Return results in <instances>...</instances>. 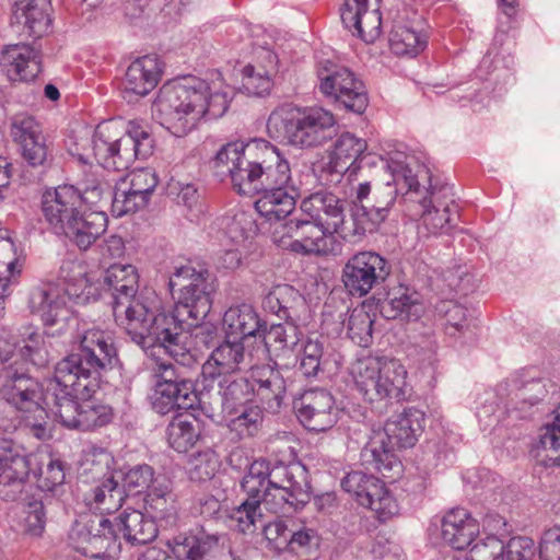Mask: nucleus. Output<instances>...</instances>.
<instances>
[{"label": "nucleus", "instance_id": "nucleus-47", "mask_svg": "<svg viewBox=\"0 0 560 560\" xmlns=\"http://www.w3.org/2000/svg\"><path fill=\"white\" fill-rule=\"evenodd\" d=\"M15 355L22 361L20 362L18 359H14L10 361V364L24 365L28 373L30 364L38 368L45 366L49 360V352L44 335L32 327L25 328L16 343Z\"/></svg>", "mask_w": 560, "mask_h": 560}, {"label": "nucleus", "instance_id": "nucleus-36", "mask_svg": "<svg viewBox=\"0 0 560 560\" xmlns=\"http://www.w3.org/2000/svg\"><path fill=\"white\" fill-rule=\"evenodd\" d=\"M394 447L386 442L381 431L375 432L361 451V462L368 469H373L385 478H394L401 471V464L394 453Z\"/></svg>", "mask_w": 560, "mask_h": 560}, {"label": "nucleus", "instance_id": "nucleus-57", "mask_svg": "<svg viewBox=\"0 0 560 560\" xmlns=\"http://www.w3.org/2000/svg\"><path fill=\"white\" fill-rule=\"evenodd\" d=\"M534 452L545 466H560V424L547 423L541 429Z\"/></svg>", "mask_w": 560, "mask_h": 560}, {"label": "nucleus", "instance_id": "nucleus-60", "mask_svg": "<svg viewBox=\"0 0 560 560\" xmlns=\"http://www.w3.org/2000/svg\"><path fill=\"white\" fill-rule=\"evenodd\" d=\"M374 318L364 306L353 308L343 325L349 338L360 347H368L372 340Z\"/></svg>", "mask_w": 560, "mask_h": 560}, {"label": "nucleus", "instance_id": "nucleus-18", "mask_svg": "<svg viewBox=\"0 0 560 560\" xmlns=\"http://www.w3.org/2000/svg\"><path fill=\"white\" fill-rule=\"evenodd\" d=\"M392 272L389 262L375 252H359L346 262L342 282L352 296L362 298L382 284Z\"/></svg>", "mask_w": 560, "mask_h": 560}, {"label": "nucleus", "instance_id": "nucleus-27", "mask_svg": "<svg viewBox=\"0 0 560 560\" xmlns=\"http://www.w3.org/2000/svg\"><path fill=\"white\" fill-rule=\"evenodd\" d=\"M42 211L46 222L58 234L83 212L79 190L74 186L62 185L45 191Z\"/></svg>", "mask_w": 560, "mask_h": 560}, {"label": "nucleus", "instance_id": "nucleus-58", "mask_svg": "<svg viewBox=\"0 0 560 560\" xmlns=\"http://www.w3.org/2000/svg\"><path fill=\"white\" fill-rule=\"evenodd\" d=\"M170 192L176 195V202L183 208L184 215L190 222H198L205 213V206L200 201L198 189L194 184L174 182L170 184Z\"/></svg>", "mask_w": 560, "mask_h": 560}, {"label": "nucleus", "instance_id": "nucleus-28", "mask_svg": "<svg viewBox=\"0 0 560 560\" xmlns=\"http://www.w3.org/2000/svg\"><path fill=\"white\" fill-rule=\"evenodd\" d=\"M62 294L77 304L95 301L98 285L94 283L88 266L80 260H63L58 272V284Z\"/></svg>", "mask_w": 560, "mask_h": 560}, {"label": "nucleus", "instance_id": "nucleus-5", "mask_svg": "<svg viewBox=\"0 0 560 560\" xmlns=\"http://www.w3.org/2000/svg\"><path fill=\"white\" fill-rule=\"evenodd\" d=\"M0 429L8 431L22 421L39 440L50 438L48 411L42 406V386L24 365L10 364L2 374Z\"/></svg>", "mask_w": 560, "mask_h": 560}, {"label": "nucleus", "instance_id": "nucleus-33", "mask_svg": "<svg viewBox=\"0 0 560 560\" xmlns=\"http://www.w3.org/2000/svg\"><path fill=\"white\" fill-rule=\"evenodd\" d=\"M222 327L226 338L238 341L266 332V322L260 318L254 306L247 303L230 306L224 312Z\"/></svg>", "mask_w": 560, "mask_h": 560}, {"label": "nucleus", "instance_id": "nucleus-31", "mask_svg": "<svg viewBox=\"0 0 560 560\" xmlns=\"http://www.w3.org/2000/svg\"><path fill=\"white\" fill-rule=\"evenodd\" d=\"M550 387L552 384L549 380L536 376L530 371H524L500 384L498 392L500 396H505L509 402L534 406L544 400Z\"/></svg>", "mask_w": 560, "mask_h": 560}, {"label": "nucleus", "instance_id": "nucleus-59", "mask_svg": "<svg viewBox=\"0 0 560 560\" xmlns=\"http://www.w3.org/2000/svg\"><path fill=\"white\" fill-rule=\"evenodd\" d=\"M440 311L444 314L445 331L450 336L456 337L457 334L472 332L476 328L471 314L460 304L446 301L442 303Z\"/></svg>", "mask_w": 560, "mask_h": 560}, {"label": "nucleus", "instance_id": "nucleus-21", "mask_svg": "<svg viewBox=\"0 0 560 560\" xmlns=\"http://www.w3.org/2000/svg\"><path fill=\"white\" fill-rule=\"evenodd\" d=\"M250 368L249 355L242 341L226 338L210 354L201 368V383L205 389H212L215 380L232 377Z\"/></svg>", "mask_w": 560, "mask_h": 560}, {"label": "nucleus", "instance_id": "nucleus-32", "mask_svg": "<svg viewBox=\"0 0 560 560\" xmlns=\"http://www.w3.org/2000/svg\"><path fill=\"white\" fill-rule=\"evenodd\" d=\"M424 413L417 408L405 409L392 416L384 424L381 434L389 444L399 448L415 446L424 428Z\"/></svg>", "mask_w": 560, "mask_h": 560}, {"label": "nucleus", "instance_id": "nucleus-56", "mask_svg": "<svg viewBox=\"0 0 560 560\" xmlns=\"http://www.w3.org/2000/svg\"><path fill=\"white\" fill-rule=\"evenodd\" d=\"M300 336V328L293 319H285L284 324H272L269 328L266 326V332L259 337H264L265 345L273 351L285 353L296 348Z\"/></svg>", "mask_w": 560, "mask_h": 560}, {"label": "nucleus", "instance_id": "nucleus-6", "mask_svg": "<svg viewBox=\"0 0 560 560\" xmlns=\"http://www.w3.org/2000/svg\"><path fill=\"white\" fill-rule=\"evenodd\" d=\"M142 305L145 306L142 312L135 310V314H129L117 325L143 349L160 346L171 357L182 354L180 337L190 329L189 320L177 314L175 307L170 312L163 311L156 292H149Z\"/></svg>", "mask_w": 560, "mask_h": 560}, {"label": "nucleus", "instance_id": "nucleus-4", "mask_svg": "<svg viewBox=\"0 0 560 560\" xmlns=\"http://www.w3.org/2000/svg\"><path fill=\"white\" fill-rule=\"evenodd\" d=\"M241 487L245 493L262 494L265 504L273 513L299 510L311 499L307 470L301 463H279L270 467L265 459L254 460Z\"/></svg>", "mask_w": 560, "mask_h": 560}, {"label": "nucleus", "instance_id": "nucleus-9", "mask_svg": "<svg viewBox=\"0 0 560 560\" xmlns=\"http://www.w3.org/2000/svg\"><path fill=\"white\" fill-rule=\"evenodd\" d=\"M265 139L231 141L212 159V168L221 180L229 178L241 195H256L259 187Z\"/></svg>", "mask_w": 560, "mask_h": 560}, {"label": "nucleus", "instance_id": "nucleus-26", "mask_svg": "<svg viewBox=\"0 0 560 560\" xmlns=\"http://www.w3.org/2000/svg\"><path fill=\"white\" fill-rule=\"evenodd\" d=\"M381 0H345L340 9L342 24L365 43L375 42L381 35Z\"/></svg>", "mask_w": 560, "mask_h": 560}, {"label": "nucleus", "instance_id": "nucleus-38", "mask_svg": "<svg viewBox=\"0 0 560 560\" xmlns=\"http://www.w3.org/2000/svg\"><path fill=\"white\" fill-rule=\"evenodd\" d=\"M106 229L107 217L104 212H81L58 234L65 235L79 249L86 250Z\"/></svg>", "mask_w": 560, "mask_h": 560}, {"label": "nucleus", "instance_id": "nucleus-50", "mask_svg": "<svg viewBox=\"0 0 560 560\" xmlns=\"http://www.w3.org/2000/svg\"><path fill=\"white\" fill-rule=\"evenodd\" d=\"M31 470L38 477V487L44 491H52L65 481L63 463L47 452H39L27 456Z\"/></svg>", "mask_w": 560, "mask_h": 560}, {"label": "nucleus", "instance_id": "nucleus-62", "mask_svg": "<svg viewBox=\"0 0 560 560\" xmlns=\"http://www.w3.org/2000/svg\"><path fill=\"white\" fill-rule=\"evenodd\" d=\"M219 469V457L214 451L206 448L192 454L188 460V475L192 481H207L214 477Z\"/></svg>", "mask_w": 560, "mask_h": 560}, {"label": "nucleus", "instance_id": "nucleus-11", "mask_svg": "<svg viewBox=\"0 0 560 560\" xmlns=\"http://www.w3.org/2000/svg\"><path fill=\"white\" fill-rule=\"evenodd\" d=\"M209 277L206 269L197 270L191 265L176 267L170 276L168 287L175 300L174 307L190 325L203 319L211 310L214 285Z\"/></svg>", "mask_w": 560, "mask_h": 560}, {"label": "nucleus", "instance_id": "nucleus-13", "mask_svg": "<svg viewBox=\"0 0 560 560\" xmlns=\"http://www.w3.org/2000/svg\"><path fill=\"white\" fill-rule=\"evenodd\" d=\"M118 363L116 348L95 349L93 354L88 351L74 352L60 360L58 368L59 380L68 386L73 385L75 380L84 383V387L90 390H97L102 377Z\"/></svg>", "mask_w": 560, "mask_h": 560}, {"label": "nucleus", "instance_id": "nucleus-48", "mask_svg": "<svg viewBox=\"0 0 560 560\" xmlns=\"http://www.w3.org/2000/svg\"><path fill=\"white\" fill-rule=\"evenodd\" d=\"M167 387L153 385L151 404L154 411L160 415H167L175 409L187 410L195 406L197 394L194 388Z\"/></svg>", "mask_w": 560, "mask_h": 560}, {"label": "nucleus", "instance_id": "nucleus-19", "mask_svg": "<svg viewBox=\"0 0 560 560\" xmlns=\"http://www.w3.org/2000/svg\"><path fill=\"white\" fill-rule=\"evenodd\" d=\"M341 487L360 505L374 511L380 520H386L398 512L397 503L385 483L374 476L351 471L342 478Z\"/></svg>", "mask_w": 560, "mask_h": 560}, {"label": "nucleus", "instance_id": "nucleus-25", "mask_svg": "<svg viewBox=\"0 0 560 560\" xmlns=\"http://www.w3.org/2000/svg\"><path fill=\"white\" fill-rule=\"evenodd\" d=\"M69 300L62 294L59 287L47 285L36 288L30 296V307L32 313L37 314L46 328L57 327L51 332L61 335L66 331L68 320L71 318L72 311Z\"/></svg>", "mask_w": 560, "mask_h": 560}, {"label": "nucleus", "instance_id": "nucleus-10", "mask_svg": "<svg viewBox=\"0 0 560 560\" xmlns=\"http://www.w3.org/2000/svg\"><path fill=\"white\" fill-rule=\"evenodd\" d=\"M351 374L357 389L370 402L405 398L407 371L398 360L364 357L352 364Z\"/></svg>", "mask_w": 560, "mask_h": 560}, {"label": "nucleus", "instance_id": "nucleus-63", "mask_svg": "<svg viewBox=\"0 0 560 560\" xmlns=\"http://www.w3.org/2000/svg\"><path fill=\"white\" fill-rule=\"evenodd\" d=\"M336 102L355 114H362L366 109L369 98L365 85L353 72L349 84L342 85Z\"/></svg>", "mask_w": 560, "mask_h": 560}, {"label": "nucleus", "instance_id": "nucleus-45", "mask_svg": "<svg viewBox=\"0 0 560 560\" xmlns=\"http://www.w3.org/2000/svg\"><path fill=\"white\" fill-rule=\"evenodd\" d=\"M254 395L268 410L276 412L280 409L285 395V382L278 370L269 365L253 370Z\"/></svg>", "mask_w": 560, "mask_h": 560}, {"label": "nucleus", "instance_id": "nucleus-64", "mask_svg": "<svg viewBox=\"0 0 560 560\" xmlns=\"http://www.w3.org/2000/svg\"><path fill=\"white\" fill-rule=\"evenodd\" d=\"M119 477L122 480L120 488L126 495L127 492L140 493L144 489L148 491L156 479L153 468L147 464L133 466L125 474H119Z\"/></svg>", "mask_w": 560, "mask_h": 560}, {"label": "nucleus", "instance_id": "nucleus-40", "mask_svg": "<svg viewBox=\"0 0 560 560\" xmlns=\"http://www.w3.org/2000/svg\"><path fill=\"white\" fill-rule=\"evenodd\" d=\"M264 61L247 65L242 71V89L248 95H268L273 86V77L278 72V56L268 49L261 51Z\"/></svg>", "mask_w": 560, "mask_h": 560}, {"label": "nucleus", "instance_id": "nucleus-16", "mask_svg": "<svg viewBox=\"0 0 560 560\" xmlns=\"http://www.w3.org/2000/svg\"><path fill=\"white\" fill-rule=\"evenodd\" d=\"M221 537L200 529L196 533L178 535L167 542L173 557L156 547L148 548L138 560H217L225 551Z\"/></svg>", "mask_w": 560, "mask_h": 560}, {"label": "nucleus", "instance_id": "nucleus-49", "mask_svg": "<svg viewBox=\"0 0 560 560\" xmlns=\"http://www.w3.org/2000/svg\"><path fill=\"white\" fill-rule=\"evenodd\" d=\"M215 385L219 388L222 410L226 413L253 402L250 397L254 395V385L245 377H220L215 380Z\"/></svg>", "mask_w": 560, "mask_h": 560}, {"label": "nucleus", "instance_id": "nucleus-61", "mask_svg": "<svg viewBox=\"0 0 560 560\" xmlns=\"http://www.w3.org/2000/svg\"><path fill=\"white\" fill-rule=\"evenodd\" d=\"M81 413L78 429L88 431L96 427H103L112 421V407L98 400L86 397L81 400Z\"/></svg>", "mask_w": 560, "mask_h": 560}, {"label": "nucleus", "instance_id": "nucleus-30", "mask_svg": "<svg viewBox=\"0 0 560 560\" xmlns=\"http://www.w3.org/2000/svg\"><path fill=\"white\" fill-rule=\"evenodd\" d=\"M145 513L160 526H173L178 516L177 497L165 476H156L143 499Z\"/></svg>", "mask_w": 560, "mask_h": 560}, {"label": "nucleus", "instance_id": "nucleus-37", "mask_svg": "<svg viewBox=\"0 0 560 560\" xmlns=\"http://www.w3.org/2000/svg\"><path fill=\"white\" fill-rule=\"evenodd\" d=\"M443 540L452 548L462 550L468 547L479 534V523L465 509H453L441 522Z\"/></svg>", "mask_w": 560, "mask_h": 560}, {"label": "nucleus", "instance_id": "nucleus-23", "mask_svg": "<svg viewBox=\"0 0 560 560\" xmlns=\"http://www.w3.org/2000/svg\"><path fill=\"white\" fill-rule=\"evenodd\" d=\"M24 448L14 441L0 438V498L14 501L23 490L31 470Z\"/></svg>", "mask_w": 560, "mask_h": 560}, {"label": "nucleus", "instance_id": "nucleus-43", "mask_svg": "<svg viewBox=\"0 0 560 560\" xmlns=\"http://www.w3.org/2000/svg\"><path fill=\"white\" fill-rule=\"evenodd\" d=\"M423 311L419 294L405 285L390 289L387 299L380 306V312L386 319L418 320Z\"/></svg>", "mask_w": 560, "mask_h": 560}, {"label": "nucleus", "instance_id": "nucleus-8", "mask_svg": "<svg viewBox=\"0 0 560 560\" xmlns=\"http://www.w3.org/2000/svg\"><path fill=\"white\" fill-rule=\"evenodd\" d=\"M96 162L106 170H127L136 159H147L153 152V139L149 130L137 121H130L127 132L117 138L112 122L97 125L91 140Z\"/></svg>", "mask_w": 560, "mask_h": 560}, {"label": "nucleus", "instance_id": "nucleus-24", "mask_svg": "<svg viewBox=\"0 0 560 560\" xmlns=\"http://www.w3.org/2000/svg\"><path fill=\"white\" fill-rule=\"evenodd\" d=\"M303 217L324 224L326 232L337 233L345 240L346 229H352V219L345 221L343 201L335 194L320 190L312 194L301 202Z\"/></svg>", "mask_w": 560, "mask_h": 560}, {"label": "nucleus", "instance_id": "nucleus-2", "mask_svg": "<svg viewBox=\"0 0 560 560\" xmlns=\"http://www.w3.org/2000/svg\"><path fill=\"white\" fill-rule=\"evenodd\" d=\"M114 525L103 515H83L69 532V545L85 557L113 560L120 552L116 528L131 545H145L158 535V524L145 513L126 510Z\"/></svg>", "mask_w": 560, "mask_h": 560}, {"label": "nucleus", "instance_id": "nucleus-17", "mask_svg": "<svg viewBox=\"0 0 560 560\" xmlns=\"http://www.w3.org/2000/svg\"><path fill=\"white\" fill-rule=\"evenodd\" d=\"M85 382L75 380L73 385L66 386L63 381L59 380L58 368L55 366L52 378L47 383L45 395L42 393V406L51 408V412L59 422L69 429H78L81 413V401L86 397H92L96 390H90L84 387Z\"/></svg>", "mask_w": 560, "mask_h": 560}, {"label": "nucleus", "instance_id": "nucleus-3", "mask_svg": "<svg viewBox=\"0 0 560 560\" xmlns=\"http://www.w3.org/2000/svg\"><path fill=\"white\" fill-rule=\"evenodd\" d=\"M387 168L392 179L377 184L372 189L368 180L353 187L351 208L352 229H346L345 240L359 241L368 231H373L384 222L399 195L412 201L421 194V171L413 174L412 170L404 161L390 158Z\"/></svg>", "mask_w": 560, "mask_h": 560}, {"label": "nucleus", "instance_id": "nucleus-35", "mask_svg": "<svg viewBox=\"0 0 560 560\" xmlns=\"http://www.w3.org/2000/svg\"><path fill=\"white\" fill-rule=\"evenodd\" d=\"M394 447L386 442L381 431L375 432L361 451V462L368 469H373L385 478H394L401 471V464L394 453Z\"/></svg>", "mask_w": 560, "mask_h": 560}, {"label": "nucleus", "instance_id": "nucleus-55", "mask_svg": "<svg viewBox=\"0 0 560 560\" xmlns=\"http://www.w3.org/2000/svg\"><path fill=\"white\" fill-rule=\"evenodd\" d=\"M226 415L230 417L228 424L230 430L241 439L256 435L264 420L261 408L253 402L236 408V410Z\"/></svg>", "mask_w": 560, "mask_h": 560}, {"label": "nucleus", "instance_id": "nucleus-52", "mask_svg": "<svg viewBox=\"0 0 560 560\" xmlns=\"http://www.w3.org/2000/svg\"><path fill=\"white\" fill-rule=\"evenodd\" d=\"M200 438V427L195 418L174 417L166 428L170 446L178 453H186Z\"/></svg>", "mask_w": 560, "mask_h": 560}, {"label": "nucleus", "instance_id": "nucleus-34", "mask_svg": "<svg viewBox=\"0 0 560 560\" xmlns=\"http://www.w3.org/2000/svg\"><path fill=\"white\" fill-rule=\"evenodd\" d=\"M162 74V62L155 55H147L136 59L126 71L125 93L144 96L159 83Z\"/></svg>", "mask_w": 560, "mask_h": 560}, {"label": "nucleus", "instance_id": "nucleus-51", "mask_svg": "<svg viewBox=\"0 0 560 560\" xmlns=\"http://www.w3.org/2000/svg\"><path fill=\"white\" fill-rule=\"evenodd\" d=\"M389 48L397 56L416 57L427 46V35L400 22L394 23L389 33Z\"/></svg>", "mask_w": 560, "mask_h": 560}, {"label": "nucleus", "instance_id": "nucleus-14", "mask_svg": "<svg viewBox=\"0 0 560 560\" xmlns=\"http://www.w3.org/2000/svg\"><path fill=\"white\" fill-rule=\"evenodd\" d=\"M104 283L112 290V308L116 324H119L135 310L142 312L144 296L153 289L139 291V275L132 265L113 264L104 273Z\"/></svg>", "mask_w": 560, "mask_h": 560}, {"label": "nucleus", "instance_id": "nucleus-29", "mask_svg": "<svg viewBox=\"0 0 560 560\" xmlns=\"http://www.w3.org/2000/svg\"><path fill=\"white\" fill-rule=\"evenodd\" d=\"M0 68L12 82L33 81L42 71L40 54L28 44L8 45L1 52Z\"/></svg>", "mask_w": 560, "mask_h": 560}, {"label": "nucleus", "instance_id": "nucleus-44", "mask_svg": "<svg viewBox=\"0 0 560 560\" xmlns=\"http://www.w3.org/2000/svg\"><path fill=\"white\" fill-rule=\"evenodd\" d=\"M49 0H16L13 8L14 23L23 25L28 36L40 37L51 23Z\"/></svg>", "mask_w": 560, "mask_h": 560}, {"label": "nucleus", "instance_id": "nucleus-7", "mask_svg": "<svg viewBox=\"0 0 560 560\" xmlns=\"http://www.w3.org/2000/svg\"><path fill=\"white\" fill-rule=\"evenodd\" d=\"M334 114L323 107H300L285 103L268 117V133L299 148L320 147L336 133Z\"/></svg>", "mask_w": 560, "mask_h": 560}, {"label": "nucleus", "instance_id": "nucleus-22", "mask_svg": "<svg viewBox=\"0 0 560 560\" xmlns=\"http://www.w3.org/2000/svg\"><path fill=\"white\" fill-rule=\"evenodd\" d=\"M300 422L310 431L323 432L335 425L338 409L332 395L323 388L304 390L293 401Z\"/></svg>", "mask_w": 560, "mask_h": 560}, {"label": "nucleus", "instance_id": "nucleus-42", "mask_svg": "<svg viewBox=\"0 0 560 560\" xmlns=\"http://www.w3.org/2000/svg\"><path fill=\"white\" fill-rule=\"evenodd\" d=\"M260 197L255 201L257 212L269 222H277L290 215L299 197L298 187L266 188L257 191Z\"/></svg>", "mask_w": 560, "mask_h": 560}, {"label": "nucleus", "instance_id": "nucleus-39", "mask_svg": "<svg viewBox=\"0 0 560 560\" xmlns=\"http://www.w3.org/2000/svg\"><path fill=\"white\" fill-rule=\"evenodd\" d=\"M261 168L258 191L266 190V188L298 187L292 178L289 161L277 147L267 140L264 142Z\"/></svg>", "mask_w": 560, "mask_h": 560}, {"label": "nucleus", "instance_id": "nucleus-20", "mask_svg": "<svg viewBox=\"0 0 560 560\" xmlns=\"http://www.w3.org/2000/svg\"><path fill=\"white\" fill-rule=\"evenodd\" d=\"M282 238L290 240L288 247L295 253L325 255L332 249L335 233L326 232L324 224L303 217L300 210L292 219L280 225Z\"/></svg>", "mask_w": 560, "mask_h": 560}, {"label": "nucleus", "instance_id": "nucleus-15", "mask_svg": "<svg viewBox=\"0 0 560 560\" xmlns=\"http://www.w3.org/2000/svg\"><path fill=\"white\" fill-rule=\"evenodd\" d=\"M421 180L429 185H421V194L412 199L421 208V224L430 234L447 233L452 226V212L457 211V206L450 197V188L432 184L429 171L424 168L421 170Z\"/></svg>", "mask_w": 560, "mask_h": 560}, {"label": "nucleus", "instance_id": "nucleus-1", "mask_svg": "<svg viewBox=\"0 0 560 560\" xmlns=\"http://www.w3.org/2000/svg\"><path fill=\"white\" fill-rule=\"evenodd\" d=\"M233 93L219 72L211 82L195 77L183 78L160 89L153 116L173 136L185 137L203 118L221 117L229 108Z\"/></svg>", "mask_w": 560, "mask_h": 560}, {"label": "nucleus", "instance_id": "nucleus-12", "mask_svg": "<svg viewBox=\"0 0 560 560\" xmlns=\"http://www.w3.org/2000/svg\"><path fill=\"white\" fill-rule=\"evenodd\" d=\"M113 457L105 451L94 452L86 456L81 465V477L85 482L90 479L93 488L84 495L86 505L101 513L117 511L126 499L125 490L120 488L115 474L110 470Z\"/></svg>", "mask_w": 560, "mask_h": 560}, {"label": "nucleus", "instance_id": "nucleus-53", "mask_svg": "<svg viewBox=\"0 0 560 560\" xmlns=\"http://www.w3.org/2000/svg\"><path fill=\"white\" fill-rule=\"evenodd\" d=\"M352 71L330 60L317 63L316 74L319 81L318 89L326 97L337 101L343 84L351 81Z\"/></svg>", "mask_w": 560, "mask_h": 560}, {"label": "nucleus", "instance_id": "nucleus-41", "mask_svg": "<svg viewBox=\"0 0 560 560\" xmlns=\"http://www.w3.org/2000/svg\"><path fill=\"white\" fill-rule=\"evenodd\" d=\"M368 149L364 139L350 132H345L336 140L329 156V165L336 173H349V177L360 168L359 160L362 161Z\"/></svg>", "mask_w": 560, "mask_h": 560}, {"label": "nucleus", "instance_id": "nucleus-54", "mask_svg": "<svg viewBox=\"0 0 560 560\" xmlns=\"http://www.w3.org/2000/svg\"><path fill=\"white\" fill-rule=\"evenodd\" d=\"M302 303V298L293 287L283 284L273 288L262 300L265 311L280 318L293 319L294 304Z\"/></svg>", "mask_w": 560, "mask_h": 560}, {"label": "nucleus", "instance_id": "nucleus-46", "mask_svg": "<svg viewBox=\"0 0 560 560\" xmlns=\"http://www.w3.org/2000/svg\"><path fill=\"white\" fill-rule=\"evenodd\" d=\"M247 498L230 512L225 511L228 526L242 534H252L257 529V523L261 522V503H265L262 494L246 493Z\"/></svg>", "mask_w": 560, "mask_h": 560}]
</instances>
